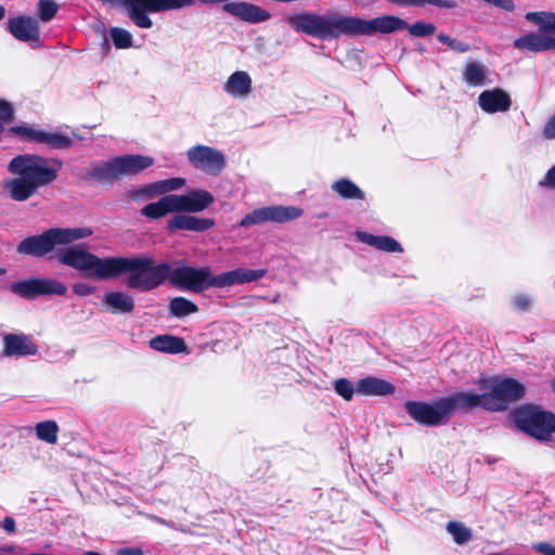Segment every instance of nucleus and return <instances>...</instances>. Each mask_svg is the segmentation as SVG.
Here are the masks:
<instances>
[{"mask_svg": "<svg viewBox=\"0 0 555 555\" xmlns=\"http://www.w3.org/2000/svg\"><path fill=\"white\" fill-rule=\"evenodd\" d=\"M59 259L64 266L79 271L83 276L101 281L129 273L127 286L141 292L153 291L168 280L169 284L177 289L201 294L209 288H227L256 282L268 273L266 268H236L214 275L208 266L199 268L182 266L172 269L169 262H156L151 256L101 258L78 246L62 250Z\"/></svg>", "mask_w": 555, "mask_h": 555, "instance_id": "1", "label": "nucleus"}, {"mask_svg": "<svg viewBox=\"0 0 555 555\" xmlns=\"http://www.w3.org/2000/svg\"><path fill=\"white\" fill-rule=\"evenodd\" d=\"M289 27L297 34H302L322 41L376 34L389 35L409 27L405 20L397 15H380L372 20L360 16L344 15L338 12L319 14L313 11H301L289 14L286 18Z\"/></svg>", "mask_w": 555, "mask_h": 555, "instance_id": "2", "label": "nucleus"}, {"mask_svg": "<svg viewBox=\"0 0 555 555\" xmlns=\"http://www.w3.org/2000/svg\"><path fill=\"white\" fill-rule=\"evenodd\" d=\"M56 167L49 165L48 159L38 154H21L13 157L8 170L15 178L3 182V190L15 202H24L37 194L40 188L53 183L62 168V162L55 160Z\"/></svg>", "mask_w": 555, "mask_h": 555, "instance_id": "3", "label": "nucleus"}, {"mask_svg": "<svg viewBox=\"0 0 555 555\" xmlns=\"http://www.w3.org/2000/svg\"><path fill=\"white\" fill-rule=\"evenodd\" d=\"M92 233V230L89 228H50L41 234L29 235L22 240L16 246V253L35 258H42L55 250V257L61 263L59 254L62 250L68 249V247L56 248L57 246L69 245L78 240L89 237ZM76 246L88 251L83 245H73V247ZM69 248H72V246H69ZM62 264L64 263L62 262Z\"/></svg>", "mask_w": 555, "mask_h": 555, "instance_id": "4", "label": "nucleus"}, {"mask_svg": "<svg viewBox=\"0 0 555 555\" xmlns=\"http://www.w3.org/2000/svg\"><path fill=\"white\" fill-rule=\"evenodd\" d=\"M154 164L151 156L139 154H125L115 156L107 162H94L87 169L81 180H93L100 184L113 185L115 181L121 180L125 176H135Z\"/></svg>", "mask_w": 555, "mask_h": 555, "instance_id": "5", "label": "nucleus"}, {"mask_svg": "<svg viewBox=\"0 0 555 555\" xmlns=\"http://www.w3.org/2000/svg\"><path fill=\"white\" fill-rule=\"evenodd\" d=\"M512 416L518 429L540 441L550 440L555 433V413L540 405L522 404L513 411Z\"/></svg>", "mask_w": 555, "mask_h": 555, "instance_id": "6", "label": "nucleus"}, {"mask_svg": "<svg viewBox=\"0 0 555 555\" xmlns=\"http://www.w3.org/2000/svg\"><path fill=\"white\" fill-rule=\"evenodd\" d=\"M481 389H489L486 393L487 411L503 412L511 403L520 400L526 393L522 383L513 377L486 378L479 380Z\"/></svg>", "mask_w": 555, "mask_h": 555, "instance_id": "7", "label": "nucleus"}, {"mask_svg": "<svg viewBox=\"0 0 555 555\" xmlns=\"http://www.w3.org/2000/svg\"><path fill=\"white\" fill-rule=\"evenodd\" d=\"M10 289L22 298L33 300L40 296H63L67 292V286L50 278H31L12 283Z\"/></svg>", "mask_w": 555, "mask_h": 555, "instance_id": "8", "label": "nucleus"}, {"mask_svg": "<svg viewBox=\"0 0 555 555\" xmlns=\"http://www.w3.org/2000/svg\"><path fill=\"white\" fill-rule=\"evenodd\" d=\"M404 411L413 421L428 427L446 424L450 420L443 398L434 403L409 400L404 403Z\"/></svg>", "mask_w": 555, "mask_h": 555, "instance_id": "9", "label": "nucleus"}, {"mask_svg": "<svg viewBox=\"0 0 555 555\" xmlns=\"http://www.w3.org/2000/svg\"><path fill=\"white\" fill-rule=\"evenodd\" d=\"M304 214V210L293 206H267L254 209L241 219L240 225L248 228L255 224H261L264 222H276L283 223L295 220Z\"/></svg>", "mask_w": 555, "mask_h": 555, "instance_id": "10", "label": "nucleus"}, {"mask_svg": "<svg viewBox=\"0 0 555 555\" xmlns=\"http://www.w3.org/2000/svg\"><path fill=\"white\" fill-rule=\"evenodd\" d=\"M190 164L210 176H218L225 167V158L222 152L207 145H195L188 153Z\"/></svg>", "mask_w": 555, "mask_h": 555, "instance_id": "11", "label": "nucleus"}, {"mask_svg": "<svg viewBox=\"0 0 555 555\" xmlns=\"http://www.w3.org/2000/svg\"><path fill=\"white\" fill-rule=\"evenodd\" d=\"M9 132L54 150H65L73 145V140L68 135L48 132L29 126H14L9 129Z\"/></svg>", "mask_w": 555, "mask_h": 555, "instance_id": "12", "label": "nucleus"}, {"mask_svg": "<svg viewBox=\"0 0 555 555\" xmlns=\"http://www.w3.org/2000/svg\"><path fill=\"white\" fill-rule=\"evenodd\" d=\"M172 196L176 212H202L215 203V196L203 189H193L184 194H172Z\"/></svg>", "mask_w": 555, "mask_h": 555, "instance_id": "13", "label": "nucleus"}, {"mask_svg": "<svg viewBox=\"0 0 555 555\" xmlns=\"http://www.w3.org/2000/svg\"><path fill=\"white\" fill-rule=\"evenodd\" d=\"M449 418L453 416L456 411L470 412L476 408L487 410L486 393H473L459 391L447 397H443Z\"/></svg>", "mask_w": 555, "mask_h": 555, "instance_id": "14", "label": "nucleus"}, {"mask_svg": "<svg viewBox=\"0 0 555 555\" xmlns=\"http://www.w3.org/2000/svg\"><path fill=\"white\" fill-rule=\"evenodd\" d=\"M216 221L212 218L197 217L188 212H177L167 221L166 230L173 233L180 230L192 232H205L212 229Z\"/></svg>", "mask_w": 555, "mask_h": 555, "instance_id": "15", "label": "nucleus"}, {"mask_svg": "<svg viewBox=\"0 0 555 555\" xmlns=\"http://www.w3.org/2000/svg\"><path fill=\"white\" fill-rule=\"evenodd\" d=\"M8 30L10 34L23 42L39 41V25L38 22L30 16H15L8 21Z\"/></svg>", "mask_w": 555, "mask_h": 555, "instance_id": "16", "label": "nucleus"}, {"mask_svg": "<svg viewBox=\"0 0 555 555\" xmlns=\"http://www.w3.org/2000/svg\"><path fill=\"white\" fill-rule=\"evenodd\" d=\"M38 346L25 334H5L3 354L7 357H27L38 353Z\"/></svg>", "mask_w": 555, "mask_h": 555, "instance_id": "17", "label": "nucleus"}, {"mask_svg": "<svg viewBox=\"0 0 555 555\" xmlns=\"http://www.w3.org/2000/svg\"><path fill=\"white\" fill-rule=\"evenodd\" d=\"M479 106L487 113L506 112L512 105L511 96L500 88L482 91L478 98Z\"/></svg>", "mask_w": 555, "mask_h": 555, "instance_id": "18", "label": "nucleus"}, {"mask_svg": "<svg viewBox=\"0 0 555 555\" xmlns=\"http://www.w3.org/2000/svg\"><path fill=\"white\" fill-rule=\"evenodd\" d=\"M514 48L531 52L555 50V37L531 31L515 39Z\"/></svg>", "mask_w": 555, "mask_h": 555, "instance_id": "19", "label": "nucleus"}, {"mask_svg": "<svg viewBox=\"0 0 555 555\" xmlns=\"http://www.w3.org/2000/svg\"><path fill=\"white\" fill-rule=\"evenodd\" d=\"M356 390L361 396H389L395 393L396 387L386 379L367 376L357 382Z\"/></svg>", "mask_w": 555, "mask_h": 555, "instance_id": "20", "label": "nucleus"}, {"mask_svg": "<svg viewBox=\"0 0 555 555\" xmlns=\"http://www.w3.org/2000/svg\"><path fill=\"white\" fill-rule=\"evenodd\" d=\"M356 237L359 242L387 253H402L401 244L388 235H374L365 231H357Z\"/></svg>", "mask_w": 555, "mask_h": 555, "instance_id": "21", "label": "nucleus"}, {"mask_svg": "<svg viewBox=\"0 0 555 555\" xmlns=\"http://www.w3.org/2000/svg\"><path fill=\"white\" fill-rule=\"evenodd\" d=\"M150 347L153 350L179 354L189 351V347L182 337L173 335H157L150 340Z\"/></svg>", "mask_w": 555, "mask_h": 555, "instance_id": "22", "label": "nucleus"}, {"mask_svg": "<svg viewBox=\"0 0 555 555\" xmlns=\"http://www.w3.org/2000/svg\"><path fill=\"white\" fill-rule=\"evenodd\" d=\"M170 212H176L172 194L164 195L157 202L149 203L140 210V214L150 220L162 219Z\"/></svg>", "mask_w": 555, "mask_h": 555, "instance_id": "23", "label": "nucleus"}, {"mask_svg": "<svg viewBox=\"0 0 555 555\" xmlns=\"http://www.w3.org/2000/svg\"><path fill=\"white\" fill-rule=\"evenodd\" d=\"M103 302L112 313H131L134 310L132 296L122 292L106 293Z\"/></svg>", "mask_w": 555, "mask_h": 555, "instance_id": "24", "label": "nucleus"}, {"mask_svg": "<svg viewBox=\"0 0 555 555\" xmlns=\"http://www.w3.org/2000/svg\"><path fill=\"white\" fill-rule=\"evenodd\" d=\"M224 91L233 96H244L251 91V78L243 70L234 72L224 85Z\"/></svg>", "mask_w": 555, "mask_h": 555, "instance_id": "25", "label": "nucleus"}, {"mask_svg": "<svg viewBox=\"0 0 555 555\" xmlns=\"http://www.w3.org/2000/svg\"><path fill=\"white\" fill-rule=\"evenodd\" d=\"M198 310L199 308L195 302L182 296L173 297L168 305L169 317L177 319L197 313Z\"/></svg>", "mask_w": 555, "mask_h": 555, "instance_id": "26", "label": "nucleus"}, {"mask_svg": "<svg viewBox=\"0 0 555 555\" xmlns=\"http://www.w3.org/2000/svg\"><path fill=\"white\" fill-rule=\"evenodd\" d=\"M332 190L345 199H364V192L351 180L341 178L332 184Z\"/></svg>", "mask_w": 555, "mask_h": 555, "instance_id": "27", "label": "nucleus"}, {"mask_svg": "<svg viewBox=\"0 0 555 555\" xmlns=\"http://www.w3.org/2000/svg\"><path fill=\"white\" fill-rule=\"evenodd\" d=\"M487 77L486 67L477 62L467 63L463 73V79L468 86L479 87L485 85Z\"/></svg>", "mask_w": 555, "mask_h": 555, "instance_id": "28", "label": "nucleus"}, {"mask_svg": "<svg viewBox=\"0 0 555 555\" xmlns=\"http://www.w3.org/2000/svg\"><path fill=\"white\" fill-rule=\"evenodd\" d=\"M59 425L55 421H43L36 425L37 438L50 444L57 442Z\"/></svg>", "mask_w": 555, "mask_h": 555, "instance_id": "29", "label": "nucleus"}, {"mask_svg": "<svg viewBox=\"0 0 555 555\" xmlns=\"http://www.w3.org/2000/svg\"><path fill=\"white\" fill-rule=\"evenodd\" d=\"M447 530L448 532L453 537V540L457 544H464L467 541H469L473 537L472 530L467 527H465L460 521H449L447 524Z\"/></svg>", "mask_w": 555, "mask_h": 555, "instance_id": "30", "label": "nucleus"}, {"mask_svg": "<svg viewBox=\"0 0 555 555\" xmlns=\"http://www.w3.org/2000/svg\"><path fill=\"white\" fill-rule=\"evenodd\" d=\"M111 39L116 49H129L133 44L131 34L120 27H113L109 30Z\"/></svg>", "mask_w": 555, "mask_h": 555, "instance_id": "31", "label": "nucleus"}, {"mask_svg": "<svg viewBox=\"0 0 555 555\" xmlns=\"http://www.w3.org/2000/svg\"><path fill=\"white\" fill-rule=\"evenodd\" d=\"M186 181L184 178L173 177L160 181L154 182L156 186L157 196L166 195L168 192L180 190L185 185Z\"/></svg>", "mask_w": 555, "mask_h": 555, "instance_id": "32", "label": "nucleus"}, {"mask_svg": "<svg viewBox=\"0 0 555 555\" xmlns=\"http://www.w3.org/2000/svg\"><path fill=\"white\" fill-rule=\"evenodd\" d=\"M60 5L55 0H39L38 16L41 22H50L57 13Z\"/></svg>", "mask_w": 555, "mask_h": 555, "instance_id": "33", "label": "nucleus"}, {"mask_svg": "<svg viewBox=\"0 0 555 555\" xmlns=\"http://www.w3.org/2000/svg\"><path fill=\"white\" fill-rule=\"evenodd\" d=\"M334 389L344 400L351 401L356 390V386L346 377H340L334 382Z\"/></svg>", "mask_w": 555, "mask_h": 555, "instance_id": "34", "label": "nucleus"}, {"mask_svg": "<svg viewBox=\"0 0 555 555\" xmlns=\"http://www.w3.org/2000/svg\"><path fill=\"white\" fill-rule=\"evenodd\" d=\"M405 29L409 30L410 35L423 38L434 35L436 26L433 23L417 21L414 24L409 25Z\"/></svg>", "mask_w": 555, "mask_h": 555, "instance_id": "35", "label": "nucleus"}, {"mask_svg": "<svg viewBox=\"0 0 555 555\" xmlns=\"http://www.w3.org/2000/svg\"><path fill=\"white\" fill-rule=\"evenodd\" d=\"M127 196L133 202H141L149 197L157 196L156 186L149 183L140 189H133L127 192Z\"/></svg>", "mask_w": 555, "mask_h": 555, "instance_id": "36", "label": "nucleus"}, {"mask_svg": "<svg viewBox=\"0 0 555 555\" xmlns=\"http://www.w3.org/2000/svg\"><path fill=\"white\" fill-rule=\"evenodd\" d=\"M426 4L436 7L440 10H453L459 7L456 0H418V8H423Z\"/></svg>", "mask_w": 555, "mask_h": 555, "instance_id": "37", "label": "nucleus"}, {"mask_svg": "<svg viewBox=\"0 0 555 555\" xmlns=\"http://www.w3.org/2000/svg\"><path fill=\"white\" fill-rule=\"evenodd\" d=\"M548 12H529L526 14L525 18L538 26L543 31V24H545L546 15Z\"/></svg>", "mask_w": 555, "mask_h": 555, "instance_id": "38", "label": "nucleus"}, {"mask_svg": "<svg viewBox=\"0 0 555 555\" xmlns=\"http://www.w3.org/2000/svg\"><path fill=\"white\" fill-rule=\"evenodd\" d=\"M513 304L520 311H529L531 308L530 299L526 295L515 296Z\"/></svg>", "mask_w": 555, "mask_h": 555, "instance_id": "39", "label": "nucleus"}, {"mask_svg": "<svg viewBox=\"0 0 555 555\" xmlns=\"http://www.w3.org/2000/svg\"><path fill=\"white\" fill-rule=\"evenodd\" d=\"M95 291V287L87 283H76L73 286V292L78 296H88Z\"/></svg>", "mask_w": 555, "mask_h": 555, "instance_id": "40", "label": "nucleus"}, {"mask_svg": "<svg viewBox=\"0 0 555 555\" xmlns=\"http://www.w3.org/2000/svg\"><path fill=\"white\" fill-rule=\"evenodd\" d=\"M543 31L555 34V13L554 12L547 13L545 24H543Z\"/></svg>", "mask_w": 555, "mask_h": 555, "instance_id": "41", "label": "nucleus"}, {"mask_svg": "<svg viewBox=\"0 0 555 555\" xmlns=\"http://www.w3.org/2000/svg\"><path fill=\"white\" fill-rule=\"evenodd\" d=\"M451 43L452 44H451L450 49H452L459 53H465L470 50V46L467 42H464V41L453 38V41Z\"/></svg>", "mask_w": 555, "mask_h": 555, "instance_id": "42", "label": "nucleus"}, {"mask_svg": "<svg viewBox=\"0 0 555 555\" xmlns=\"http://www.w3.org/2000/svg\"><path fill=\"white\" fill-rule=\"evenodd\" d=\"M535 550L543 555H555V546L547 542L537 544Z\"/></svg>", "mask_w": 555, "mask_h": 555, "instance_id": "43", "label": "nucleus"}, {"mask_svg": "<svg viewBox=\"0 0 555 555\" xmlns=\"http://www.w3.org/2000/svg\"><path fill=\"white\" fill-rule=\"evenodd\" d=\"M2 526H3V529L10 534H13L16 532L15 520L13 517H10V516L4 517V519L2 521Z\"/></svg>", "mask_w": 555, "mask_h": 555, "instance_id": "44", "label": "nucleus"}, {"mask_svg": "<svg viewBox=\"0 0 555 555\" xmlns=\"http://www.w3.org/2000/svg\"><path fill=\"white\" fill-rule=\"evenodd\" d=\"M118 555H143V551L139 547H125L118 551Z\"/></svg>", "mask_w": 555, "mask_h": 555, "instance_id": "45", "label": "nucleus"}, {"mask_svg": "<svg viewBox=\"0 0 555 555\" xmlns=\"http://www.w3.org/2000/svg\"><path fill=\"white\" fill-rule=\"evenodd\" d=\"M546 184L555 189V165L548 169L545 176Z\"/></svg>", "mask_w": 555, "mask_h": 555, "instance_id": "46", "label": "nucleus"}, {"mask_svg": "<svg viewBox=\"0 0 555 555\" xmlns=\"http://www.w3.org/2000/svg\"><path fill=\"white\" fill-rule=\"evenodd\" d=\"M437 39L439 42L447 44L449 48L451 47V42L453 41V38H451L449 35L444 33H440L437 35Z\"/></svg>", "mask_w": 555, "mask_h": 555, "instance_id": "47", "label": "nucleus"}, {"mask_svg": "<svg viewBox=\"0 0 555 555\" xmlns=\"http://www.w3.org/2000/svg\"><path fill=\"white\" fill-rule=\"evenodd\" d=\"M16 550L15 545H3L0 547V552L14 553Z\"/></svg>", "mask_w": 555, "mask_h": 555, "instance_id": "48", "label": "nucleus"}, {"mask_svg": "<svg viewBox=\"0 0 555 555\" xmlns=\"http://www.w3.org/2000/svg\"><path fill=\"white\" fill-rule=\"evenodd\" d=\"M5 15V9L3 5L0 4V21L4 17Z\"/></svg>", "mask_w": 555, "mask_h": 555, "instance_id": "49", "label": "nucleus"}, {"mask_svg": "<svg viewBox=\"0 0 555 555\" xmlns=\"http://www.w3.org/2000/svg\"><path fill=\"white\" fill-rule=\"evenodd\" d=\"M551 389L555 393V378L551 382Z\"/></svg>", "mask_w": 555, "mask_h": 555, "instance_id": "50", "label": "nucleus"}, {"mask_svg": "<svg viewBox=\"0 0 555 555\" xmlns=\"http://www.w3.org/2000/svg\"><path fill=\"white\" fill-rule=\"evenodd\" d=\"M7 270L4 268H0V276L5 274Z\"/></svg>", "mask_w": 555, "mask_h": 555, "instance_id": "51", "label": "nucleus"}, {"mask_svg": "<svg viewBox=\"0 0 555 555\" xmlns=\"http://www.w3.org/2000/svg\"><path fill=\"white\" fill-rule=\"evenodd\" d=\"M103 43H104V46H105L107 49H109L108 41H107V39H106V38L104 39V42H103Z\"/></svg>", "mask_w": 555, "mask_h": 555, "instance_id": "52", "label": "nucleus"}]
</instances>
